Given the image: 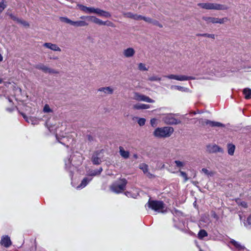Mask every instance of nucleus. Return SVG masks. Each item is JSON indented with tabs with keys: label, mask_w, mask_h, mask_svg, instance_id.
<instances>
[{
	"label": "nucleus",
	"mask_w": 251,
	"mask_h": 251,
	"mask_svg": "<svg viewBox=\"0 0 251 251\" xmlns=\"http://www.w3.org/2000/svg\"><path fill=\"white\" fill-rule=\"evenodd\" d=\"M82 160V156L78 152L73 153L69 158L65 159V168L70 172V176L71 177L73 176V172L74 169L81 164Z\"/></svg>",
	"instance_id": "obj_1"
},
{
	"label": "nucleus",
	"mask_w": 251,
	"mask_h": 251,
	"mask_svg": "<svg viewBox=\"0 0 251 251\" xmlns=\"http://www.w3.org/2000/svg\"><path fill=\"white\" fill-rule=\"evenodd\" d=\"M205 69L203 70V73L209 75H214L217 76H222L224 74L222 71L224 68L221 66L219 62L212 60L209 62H206L204 66Z\"/></svg>",
	"instance_id": "obj_2"
},
{
	"label": "nucleus",
	"mask_w": 251,
	"mask_h": 251,
	"mask_svg": "<svg viewBox=\"0 0 251 251\" xmlns=\"http://www.w3.org/2000/svg\"><path fill=\"white\" fill-rule=\"evenodd\" d=\"M145 206L158 213H164L165 204L162 201L149 199Z\"/></svg>",
	"instance_id": "obj_3"
},
{
	"label": "nucleus",
	"mask_w": 251,
	"mask_h": 251,
	"mask_svg": "<svg viewBox=\"0 0 251 251\" xmlns=\"http://www.w3.org/2000/svg\"><path fill=\"white\" fill-rule=\"evenodd\" d=\"M174 129L171 126L158 127L153 132V135L157 138H166L170 137L174 132Z\"/></svg>",
	"instance_id": "obj_4"
},
{
	"label": "nucleus",
	"mask_w": 251,
	"mask_h": 251,
	"mask_svg": "<svg viewBox=\"0 0 251 251\" xmlns=\"http://www.w3.org/2000/svg\"><path fill=\"white\" fill-rule=\"evenodd\" d=\"M127 183L126 178H121L119 181L113 183L110 186V189L115 193L120 194L125 190Z\"/></svg>",
	"instance_id": "obj_5"
},
{
	"label": "nucleus",
	"mask_w": 251,
	"mask_h": 251,
	"mask_svg": "<svg viewBox=\"0 0 251 251\" xmlns=\"http://www.w3.org/2000/svg\"><path fill=\"white\" fill-rule=\"evenodd\" d=\"M175 114L167 113L162 115V120L166 124L170 125H176L181 123V121L175 118Z\"/></svg>",
	"instance_id": "obj_6"
},
{
	"label": "nucleus",
	"mask_w": 251,
	"mask_h": 251,
	"mask_svg": "<svg viewBox=\"0 0 251 251\" xmlns=\"http://www.w3.org/2000/svg\"><path fill=\"white\" fill-rule=\"evenodd\" d=\"M198 5L205 9L226 10L228 8L226 5L215 3H200Z\"/></svg>",
	"instance_id": "obj_7"
},
{
	"label": "nucleus",
	"mask_w": 251,
	"mask_h": 251,
	"mask_svg": "<svg viewBox=\"0 0 251 251\" xmlns=\"http://www.w3.org/2000/svg\"><path fill=\"white\" fill-rule=\"evenodd\" d=\"M60 19L61 22L70 24L71 25L77 26L81 27L86 26L88 25L87 23L84 21H73L67 17H60Z\"/></svg>",
	"instance_id": "obj_8"
},
{
	"label": "nucleus",
	"mask_w": 251,
	"mask_h": 251,
	"mask_svg": "<svg viewBox=\"0 0 251 251\" xmlns=\"http://www.w3.org/2000/svg\"><path fill=\"white\" fill-rule=\"evenodd\" d=\"M164 77L169 79H175L178 81H186L194 80L195 79L193 76H187L185 75H164Z\"/></svg>",
	"instance_id": "obj_9"
},
{
	"label": "nucleus",
	"mask_w": 251,
	"mask_h": 251,
	"mask_svg": "<svg viewBox=\"0 0 251 251\" xmlns=\"http://www.w3.org/2000/svg\"><path fill=\"white\" fill-rule=\"evenodd\" d=\"M202 19L204 20L207 24L210 23L213 24H223L227 20V18L219 19L217 18L206 16L203 17Z\"/></svg>",
	"instance_id": "obj_10"
},
{
	"label": "nucleus",
	"mask_w": 251,
	"mask_h": 251,
	"mask_svg": "<svg viewBox=\"0 0 251 251\" xmlns=\"http://www.w3.org/2000/svg\"><path fill=\"white\" fill-rule=\"evenodd\" d=\"M103 150L95 151L92 156V161L94 165H99L101 162L100 154L102 152Z\"/></svg>",
	"instance_id": "obj_11"
},
{
	"label": "nucleus",
	"mask_w": 251,
	"mask_h": 251,
	"mask_svg": "<svg viewBox=\"0 0 251 251\" xmlns=\"http://www.w3.org/2000/svg\"><path fill=\"white\" fill-rule=\"evenodd\" d=\"M0 244L4 247L7 248L12 245V242L10 237L8 235H4L1 237Z\"/></svg>",
	"instance_id": "obj_12"
},
{
	"label": "nucleus",
	"mask_w": 251,
	"mask_h": 251,
	"mask_svg": "<svg viewBox=\"0 0 251 251\" xmlns=\"http://www.w3.org/2000/svg\"><path fill=\"white\" fill-rule=\"evenodd\" d=\"M207 150L210 153H216V152H223V150L222 148L219 147L218 145H209L207 146Z\"/></svg>",
	"instance_id": "obj_13"
},
{
	"label": "nucleus",
	"mask_w": 251,
	"mask_h": 251,
	"mask_svg": "<svg viewBox=\"0 0 251 251\" xmlns=\"http://www.w3.org/2000/svg\"><path fill=\"white\" fill-rule=\"evenodd\" d=\"M204 124L206 125H209L211 127H224L225 126V125L223 124L215 121H212L209 120H205L204 121Z\"/></svg>",
	"instance_id": "obj_14"
},
{
	"label": "nucleus",
	"mask_w": 251,
	"mask_h": 251,
	"mask_svg": "<svg viewBox=\"0 0 251 251\" xmlns=\"http://www.w3.org/2000/svg\"><path fill=\"white\" fill-rule=\"evenodd\" d=\"M92 180V177H86L81 181L80 184L76 187L77 189H81L84 188Z\"/></svg>",
	"instance_id": "obj_15"
},
{
	"label": "nucleus",
	"mask_w": 251,
	"mask_h": 251,
	"mask_svg": "<svg viewBox=\"0 0 251 251\" xmlns=\"http://www.w3.org/2000/svg\"><path fill=\"white\" fill-rule=\"evenodd\" d=\"M135 53V50L132 48H128L123 50V53L125 57H132Z\"/></svg>",
	"instance_id": "obj_16"
},
{
	"label": "nucleus",
	"mask_w": 251,
	"mask_h": 251,
	"mask_svg": "<svg viewBox=\"0 0 251 251\" xmlns=\"http://www.w3.org/2000/svg\"><path fill=\"white\" fill-rule=\"evenodd\" d=\"M230 243L233 245L234 247L239 251H243L246 249V248L244 246L241 245L239 242H237L234 239H230Z\"/></svg>",
	"instance_id": "obj_17"
},
{
	"label": "nucleus",
	"mask_w": 251,
	"mask_h": 251,
	"mask_svg": "<svg viewBox=\"0 0 251 251\" xmlns=\"http://www.w3.org/2000/svg\"><path fill=\"white\" fill-rule=\"evenodd\" d=\"M44 46L54 51H61L60 48L56 44L50 43H46L44 44Z\"/></svg>",
	"instance_id": "obj_18"
},
{
	"label": "nucleus",
	"mask_w": 251,
	"mask_h": 251,
	"mask_svg": "<svg viewBox=\"0 0 251 251\" xmlns=\"http://www.w3.org/2000/svg\"><path fill=\"white\" fill-rule=\"evenodd\" d=\"M95 13L99 16L106 18H109L111 17V14L109 12L100 9L99 8L96 9Z\"/></svg>",
	"instance_id": "obj_19"
},
{
	"label": "nucleus",
	"mask_w": 251,
	"mask_h": 251,
	"mask_svg": "<svg viewBox=\"0 0 251 251\" xmlns=\"http://www.w3.org/2000/svg\"><path fill=\"white\" fill-rule=\"evenodd\" d=\"M139 168L143 171L144 173L146 174L148 177H151L152 174L148 172V166L145 163H141L139 165Z\"/></svg>",
	"instance_id": "obj_20"
},
{
	"label": "nucleus",
	"mask_w": 251,
	"mask_h": 251,
	"mask_svg": "<svg viewBox=\"0 0 251 251\" xmlns=\"http://www.w3.org/2000/svg\"><path fill=\"white\" fill-rule=\"evenodd\" d=\"M98 91L102 92L105 94H112L113 93V89L110 87H100Z\"/></svg>",
	"instance_id": "obj_21"
},
{
	"label": "nucleus",
	"mask_w": 251,
	"mask_h": 251,
	"mask_svg": "<svg viewBox=\"0 0 251 251\" xmlns=\"http://www.w3.org/2000/svg\"><path fill=\"white\" fill-rule=\"evenodd\" d=\"M56 139L58 140V142H59L60 143L62 144V145H64L66 146H67V147L69 146V145H68L67 143H66V141H69V140H68V137H66V136H63L62 138H59L57 134L56 135Z\"/></svg>",
	"instance_id": "obj_22"
},
{
	"label": "nucleus",
	"mask_w": 251,
	"mask_h": 251,
	"mask_svg": "<svg viewBox=\"0 0 251 251\" xmlns=\"http://www.w3.org/2000/svg\"><path fill=\"white\" fill-rule=\"evenodd\" d=\"M150 107L149 104H146L143 103H137L133 105V108L135 109H146Z\"/></svg>",
	"instance_id": "obj_23"
},
{
	"label": "nucleus",
	"mask_w": 251,
	"mask_h": 251,
	"mask_svg": "<svg viewBox=\"0 0 251 251\" xmlns=\"http://www.w3.org/2000/svg\"><path fill=\"white\" fill-rule=\"evenodd\" d=\"M119 152L120 155L125 159L128 158L129 155V152L128 151H125L124 148L120 146L119 147Z\"/></svg>",
	"instance_id": "obj_24"
},
{
	"label": "nucleus",
	"mask_w": 251,
	"mask_h": 251,
	"mask_svg": "<svg viewBox=\"0 0 251 251\" xmlns=\"http://www.w3.org/2000/svg\"><path fill=\"white\" fill-rule=\"evenodd\" d=\"M243 93L246 99L249 100L251 99V89L250 88H246L244 89Z\"/></svg>",
	"instance_id": "obj_25"
},
{
	"label": "nucleus",
	"mask_w": 251,
	"mask_h": 251,
	"mask_svg": "<svg viewBox=\"0 0 251 251\" xmlns=\"http://www.w3.org/2000/svg\"><path fill=\"white\" fill-rule=\"evenodd\" d=\"M227 149H228V153L232 155L234 154L235 146L232 144H227Z\"/></svg>",
	"instance_id": "obj_26"
},
{
	"label": "nucleus",
	"mask_w": 251,
	"mask_h": 251,
	"mask_svg": "<svg viewBox=\"0 0 251 251\" xmlns=\"http://www.w3.org/2000/svg\"><path fill=\"white\" fill-rule=\"evenodd\" d=\"M208 234L207 232L204 229H201L198 234L199 239H202L204 237L207 236Z\"/></svg>",
	"instance_id": "obj_27"
},
{
	"label": "nucleus",
	"mask_w": 251,
	"mask_h": 251,
	"mask_svg": "<svg viewBox=\"0 0 251 251\" xmlns=\"http://www.w3.org/2000/svg\"><path fill=\"white\" fill-rule=\"evenodd\" d=\"M35 68L37 69L41 70L44 72L47 73L48 70V67L42 64H39L35 66Z\"/></svg>",
	"instance_id": "obj_28"
},
{
	"label": "nucleus",
	"mask_w": 251,
	"mask_h": 251,
	"mask_svg": "<svg viewBox=\"0 0 251 251\" xmlns=\"http://www.w3.org/2000/svg\"><path fill=\"white\" fill-rule=\"evenodd\" d=\"M90 18L94 23L97 24L99 25H103V24H105L103 21L95 17L92 16Z\"/></svg>",
	"instance_id": "obj_29"
},
{
	"label": "nucleus",
	"mask_w": 251,
	"mask_h": 251,
	"mask_svg": "<svg viewBox=\"0 0 251 251\" xmlns=\"http://www.w3.org/2000/svg\"><path fill=\"white\" fill-rule=\"evenodd\" d=\"M102 171V168H100L98 170L91 171L90 172V176H96L97 175H100Z\"/></svg>",
	"instance_id": "obj_30"
},
{
	"label": "nucleus",
	"mask_w": 251,
	"mask_h": 251,
	"mask_svg": "<svg viewBox=\"0 0 251 251\" xmlns=\"http://www.w3.org/2000/svg\"><path fill=\"white\" fill-rule=\"evenodd\" d=\"M171 89H176L178 91H182V92H185L188 89L187 88H185V87H184L182 86H177V85H172L171 86Z\"/></svg>",
	"instance_id": "obj_31"
},
{
	"label": "nucleus",
	"mask_w": 251,
	"mask_h": 251,
	"mask_svg": "<svg viewBox=\"0 0 251 251\" xmlns=\"http://www.w3.org/2000/svg\"><path fill=\"white\" fill-rule=\"evenodd\" d=\"M175 163L176 167L181 168L183 167L186 165V162L184 161H181L180 160H175Z\"/></svg>",
	"instance_id": "obj_32"
},
{
	"label": "nucleus",
	"mask_w": 251,
	"mask_h": 251,
	"mask_svg": "<svg viewBox=\"0 0 251 251\" xmlns=\"http://www.w3.org/2000/svg\"><path fill=\"white\" fill-rule=\"evenodd\" d=\"M244 226L248 228L251 227V215L249 216L245 222H244Z\"/></svg>",
	"instance_id": "obj_33"
},
{
	"label": "nucleus",
	"mask_w": 251,
	"mask_h": 251,
	"mask_svg": "<svg viewBox=\"0 0 251 251\" xmlns=\"http://www.w3.org/2000/svg\"><path fill=\"white\" fill-rule=\"evenodd\" d=\"M144 96V95L140 94L138 93H134V99L138 100V101H141V99H143Z\"/></svg>",
	"instance_id": "obj_34"
},
{
	"label": "nucleus",
	"mask_w": 251,
	"mask_h": 251,
	"mask_svg": "<svg viewBox=\"0 0 251 251\" xmlns=\"http://www.w3.org/2000/svg\"><path fill=\"white\" fill-rule=\"evenodd\" d=\"M141 101L149 102V103H154V100L151 99L150 97L146 96L145 95H144L143 98L142 99H141Z\"/></svg>",
	"instance_id": "obj_35"
},
{
	"label": "nucleus",
	"mask_w": 251,
	"mask_h": 251,
	"mask_svg": "<svg viewBox=\"0 0 251 251\" xmlns=\"http://www.w3.org/2000/svg\"><path fill=\"white\" fill-rule=\"evenodd\" d=\"M148 68H149L146 67V65L144 63H140L138 64V69L140 71H148Z\"/></svg>",
	"instance_id": "obj_36"
},
{
	"label": "nucleus",
	"mask_w": 251,
	"mask_h": 251,
	"mask_svg": "<svg viewBox=\"0 0 251 251\" xmlns=\"http://www.w3.org/2000/svg\"><path fill=\"white\" fill-rule=\"evenodd\" d=\"M198 36L206 37L208 38H211L213 39L215 38V35L213 34L203 33V34H198Z\"/></svg>",
	"instance_id": "obj_37"
},
{
	"label": "nucleus",
	"mask_w": 251,
	"mask_h": 251,
	"mask_svg": "<svg viewBox=\"0 0 251 251\" xmlns=\"http://www.w3.org/2000/svg\"><path fill=\"white\" fill-rule=\"evenodd\" d=\"M146 121V120L145 118H138L137 123L140 126H143L145 125Z\"/></svg>",
	"instance_id": "obj_38"
},
{
	"label": "nucleus",
	"mask_w": 251,
	"mask_h": 251,
	"mask_svg": "<svg viewBox=\"0 0 251 251\" xmlns=\"http://www.w3.org/2000/svg\"><path fill=\"white\" fill-rule=\"evenodd\" d=\"M148 80L151 81H157L161 80V78L158 76L154 75L150 77Z\"/></svg>",
	"instance_id": "obj_39"
},
{
	"label": "nucleus",
	"mask_w": 251,
	"mask_h": 251,
	"mask_svg": "<svg viewBox=\"0 0 251 251\" xmlns=\"http://www.w3.org/2000/svg\"><path fill=\"white\" fill-rule=\"evenodd\" d=\"M52 111V110L50 109V106L48 104L45 105L43 108V112L44 113H50Z\"/></svg>",
	"instance_id": "obj_40"
},
{
	"label": "nucleus",
	"mask_w": 251,
	"mask_h": 251,
	"mask_svg": "<svg viewBox=\"0 0 251 251\" xmlns=\"http://www.w3.org/2000/svg\"><path fill=\"white\" fill-rule=\"evenodd\" d=\"M24 118L25 119V120L28 122V123H30L32 124V125H34L35 124V123L34 122V119L33 118H28L27 117L25 116V115H24L23 114L22 115Z\"/></svg>",
	"instance_id": "obj_41"
},
{
	"label": "nucleus",
	"mask_w": 251,
	"mask_h": 251,
	"mask_svg": "<svg viewBox=\"0 0 251 251\" xmlns=\"http://www.w3.org/2000/svg\"><path fill=\"white\" fill-rule=\"evenodd\" d=\"M125 194L127 197H131L133 198H136L137 197V194H132L131 192L126 191L125 193Z\"/></svg>",
	"instance_id": "obj_42"
},
{
	"label": "nucleus",
	"mask_w": 251,
	"mask_h": 251,
	"mask_svg": "<svg viewBox=\"0 0 251 251\" xmlns=\"http://www.w3.org/2000/svg\"><path fill=\"white\" fill-rule=\"evenodd\" d=\"M180 176L184 178V181L186 182L188 180L186 173L183 171H179Z\"/></svg>",
	"instance_id": "obj_43"
},
{
	"label": "nucleus",
	"mask_w": 251,
	"mask_h": 251,
	"mask_svg": "<svg viewBox=\"0 0 251 251\" xmlns=\"http://www.w3.org/2000/svg\"><path fill=\"white\" fill-rule=\"evenodd\" d=\"M123 15L125 17L133 19V14L131 12L124 13Z\"/></svg>",
	"instance_id": "obj_44"
},
{
	"label": "nucleus",
	"mask_w": 251,
	"mask_h": 251,
	"mask_svg": "<svg viewBox=\"0 0 251 251\" xmlns=\"http://www.w3.org/2000/svg\"><path fill=\"white\" fill-rule=\"evenodd\" d=\"M79 7L81 9V10H82L83 11H84L86 13H88L89 7H87V6H84L83 5H79Z\"/></svg>",
	"instance_id": "obj_45"
},
{
	"label": "nucleus",
	"mask_w": 251,
	"mask_h": 251,
	"mask_svg": "<svg viewBox=\"0 0 251 251\" xmlns=\"http://www.w3.org/2000/svg\"><path fill=\"white\" fill-rule=\"evenodd\" d=\"M201 171L207 176H211L212 175L211 172H210L207 169L205 168L202 169Z\"/></svg>",
	"instance_id": "obj_46"
},
{
	"label": "nucleus",
	"mask_w": 251,
	"mask_h": 251,
	"mask_svg": "<svg viewBox=\"0 0 251 251\" xmlns=\"http://www.w3.org/2000/svg\"><path fill=\"white\" fill-rule=\"evenodd\" d=\"M104 23H105V24H103V25H106L107 26H111V27H115L114 24L110 21H105V22H104Z\"/></svg>",
	"instance_id": "obj_47"
},
{
	"label": "nucleus",
	"mask_w": 251,
	"mask_h": 251,
	"mask_svg": "<svg viewBox=\"0 0 251 251\" xmlns=\"http://www.w3.org/2000/svg\"><path fill=\"white\" fill-rule=\"evenodd\" d=\"M142 16L133 14V19L135 20H142Z\"/></svg>",
	"instance_id": "obj_48"
},
{
	"label": "nucleus",
	"mask_w": 251,
	"mask_h": 251,
	"mask_svg": "<svg viewBox=\"0 0 251 251\" xmlns=\"http://www.w3.org/2000/svg\"><path fill=\"white\" fill-rule=\"evenodd\" d=\"M142 20H143L145 21V22L149 23H152V19L149 17L142 16Z\"/></svg>",
	"instance_id": "obj_49"
},
{
	"label": "nucleus",
	"mask_w": 251,
	"mask_h": 251,
	"mask_svg": "<svg viewBox=\"0 0 251 251\" xmlns=\"http://www.w3.org/2000/svg\"><path fill=\"white\" fill-rule=\"evenodd\" d=\"M47 73L49 74H57L58 72L54 69L49 68Z\"/></svg>",
	"instance_id": "obj_50"
},
{
	"label": "nucleus",
	"mask_w": 251,
	"mask_h": 251,
	"mask_svg": "<svg viewBox=\"0 0 251 251\" xmlns=\"http://www.w3.org/2000/svg\"><path fill=\"white\" fill-rule=\"evenodd\" d=\"M96 9L94 7H89L87 13H95Z\"/></svg>",
	"instance_id": "obj_51"
},
{
	"label": "nucleus",
	"mask_w": 251,
	"mask_h": 251,
	"mask_svg": "<svg viewBox=\"0 0 251 251\" xmlns=\"http://www.w3.org/2000/svg\"><path fill=\"white\" fill-rule=\"evenodd\" d=\"M9 16L11 18V19H12L13 21L17 22L19 18L17 17L16 16L12 14H10L9 15Z\"/></svg>",
	"instance_id": "obj_52"
},
{
	"label": "nucleus",
	"mask_w": 251,
	"mask_h": 251,
	"mask_svg": "<svg viewBox=\"0 0 251 251\" xmlns=\"http://www.w3.org/2000/svg\"><path fill=\"white\" fill-rule=\"evenodd\" d=\"M151 24H152L154 25H158L160 27H162V25L159 23V22L157 21L153 20L152 19V23Z\"/></svg>",
	"instance_id": "obj_53"
},
{
	"label": "nucleus",
	"mask_w": 251,
	"mask_h": 251,
	"mask_svg": "<svg viewBox=\"0 0 251 251\" xmlns=\"http://www.w3.org/2000/svg\"><path fill=\"white\" fill-rule=\"evenodd\" d=\"M156 119L155 118L151 119V124L152 126H154L156 123Z\"/></svg>",
	"instance_id": "obj_54"
},
{
	"label": "nucleus",
	"mask_w": 251,
	"mask_h": 251,
	"mask_svg": "<svg viewBox=\"0 0 251 251\" xmlns=\"http://www.w3.org/2000/svg\"><path fill=\"white\" fill-rule=\"evenodd\" d=\"M241 205L244 207H247V203L245 201L241 202Z\"/></svg>",
	"instance_id": "obj_55"
},
{
	"label": "nucleus",
	"mask_w": 251,
	"mask_h": 251,
	"mask_svg": "<svg viewBox=\"0 0 251 251\" xmlns=\"http://www.w3.org/2000/svg\"><path fill=\"white\" fill-rule=\"evenodd\" d=\"M22 25H23L25 26H29L28 23L27 22L25 21H23V22L22 23Z\"/></svg>",
	"instance_id": "obj_56"
},
{
	"label": "nucleus",
	"mask_w": 251,
	"mask_h": 251,
	"mask_svg": "<svg viewBox=\"0 0 251 251\" xmlns=\"http://www.w3.org/2000/svg\"><path fill=\"white\" fill-rule=\"evenodd\" d=\"M24 20H22L21 19L18 18L17 23L22 24V23L23 22Z\"/></svg>",
	"instance_id": "obj_57"
},
{
	"label": "nucleus",
	"mask_w": 251,
	"mask_h": 251,
	"mask_svg": "<svg viewBox=\"0 0 251 251\" xmlns=\"http://www.w3.org/2000/svg\"><path fill=\"white\" fill-rule=\"evenodd\" d=\"M175 214H182V213L181 212L178 211V210H175Z\"/></svg>",
	"instance_id": "obj_58"
},
{
	"label": "nucleus",
	"mask_w": 251,
	"mask_h": 251,
	"mask_svg": "<svg viewBox=\"0 0 251 251\" xmlns=\"http://www.w3.org/2000/svg\"><path fill=\"white\" fill-rule=\"evenodd\" d=\"M87 138H88V139L89 141H91V140H93V138H92V137L91 135H88V136H87Z\"/></svg>",
	"instance_id": "obj_59"
},
{
	"label": "nucleus",
	"mask_w": 251,
	"mask_h": 251,
	"mask_svg": "<svg viewBox=\"0 0 251 251\" xmlns=\"http://www.w3.org/2000/svg\"><path fill=\"white\" fill-rule=\"evenodd\" d=\"M89 18V17H85V16H81V17H80V18L81 19H85V18Z\"/></svg>",
	"instance_id": "obj_60"
},
{
	"label": "nucleus",
	"mask_w": 251,
	"mask_h": 251,
	"mask_svg": "<svg viewBox=\"0 0 251 251\" xmlns=\"http://www.w3.org/2000/svg\"><path fill=\"white\" fill-rule=\"evenodd\" d=\"M3 60V57L1 54H0V61H2Z\"/></svg>",
	"instance_id": "obj_61"
},
{
	"label": "nucleus",
	"mask_w": 251,
	"mask_h": 251,
	"mask_svg": "<svg viewBox=\"0 0 251 251\" xmlns=\"http://www.w3.org/2000/svg\"><path fill=\"white\" fill-rule=\"evenodd\" d=\"M133 157H134V158H135V159H137V158H138V156H137V154H134Z\"/></svg>",
	"instance_id": "obj_62"
},
{
	"label": "nucleus",
	"mask_w": 251,
	"mask_h": 251,
	"mask_svg": "<svg viewBox=\"0 0 251 251\" xmlns=\"http://www.w3.org/2000/svg\"><path fill=\"white\" fill-rule=\"evenodd\" d=\"M2 80L1 78H0V84H1L2 83Z\"/></svg>",
	"instance_id": "obj_63"
},
{
	"label": "nucleus",
	"mask_w": 251,
	"mask_h": 251,
	"mask_svg": "<svg viewBox=\"0 0 251 251\" xmlns=\"http://www.w3.org/2000/svg\"><path fill=\"white\" fill-rule=\"evenodd\" d=\"M51 128L50 127H48V128H49V130H50V131H51V130H52V129H51V128Z\"/></svg>",
	"instance_id": "obj_64"
}]
</instances>
